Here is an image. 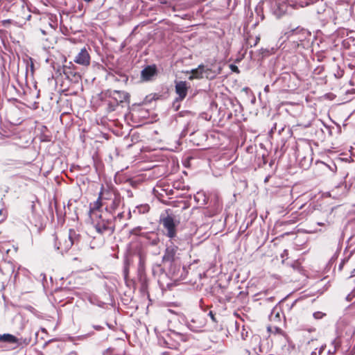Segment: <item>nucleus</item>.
I'll list each match as a JSON object with an SVG mask.
<instances>
[{
	"label": "nucleus",
	"instance_id": "nucleus-11",
	"mask_svg": "<svg viewBox=\"0 0 355 355\" xmlns=\"http://www.w3.org/2000/svg\"><path fill=\"white\" fill-rule=\"evenodd\" d=\"M178 250V247L175 245L173 241H171L170 245H167L166 248L164 252V254L162 257V260L164 262H170L175 263L178 257L177 252Z\"/></svg>",
	"mask_w": 355,
	"mask_h": 355
},
{
	"label": "nucleus",
	"instance_id": "nucleus-13",
	"mask_svg": "<svg viewBox=\"0 0 355 355\" xmlns=\"http://www.w3.org/2000/svg\"><path fill=\"white\" fill-rule=\"evenodd\" d=\"M291 9V7L284 1L277 0L275 1L273 12L277 17H281Z\"/></svg>",
	"mask_w": 355,
	"mask_h": 355
},
{
	"label": "nucleus",
	"instance_id": "nucleus-30",
	"mask_svg": "<svg viewBox=\"0 0 355 355\" xmlns=\"http://www.w3.org/2000/svg\"><path fill=\"white\" fill-rule=\"evenodd\" d=\"M288 254V250H284L283 251V252L282 253L281 257H282V258L287 257Z\"/></svg>",
	"mask_w": 355,
	"mask_h": 355
},
{
	"label": "nucleus",
	"instance_id": "nucleus-10",
	"mask_svg": "<svg viewBox=\"0 0 355 355\" xmlns=\"http://www.w3.org/2000/svg\"><path fill=\"white\" fill-rule=\"evenodd\" d=\"M187 327L193 332H201L206 324L205 318L200 316H195L187 321Z\"/></svg>",
	"mask_w": 355,
	"mask_h": 355
},
{
	"label": "nucleus",
	"instance_id": "nucleus-18",
	"mask_svg": "<svg viewBox=\"0 0 355 355\" xmlns=\"http://www.w3.org/2000/svg\"><path fill=\"white\" fill-rule=\"evenodd\" d=\"M150 209V207L147 204L144 205H140L135 207V209L133 210L134 214H143L148 212Z\"/></svg>",
	"mask_w": 355,
	"mask_h": 355
},
{
	"label": "nucleus",
	"instance_id": "nucleus-5",
	"mask_svg": "<svg viewBox=\"0 0 355 355\" xmlns=\"http://www.w3.org/2000/svg\"><path fill=\"white\" fill-rule=\"evenodd\" d=\"M176 340H186L183 334L173 331L171 334H166V337L163 338V340H159V343L168 348L177 349L180 344Z\"/></svg>",
	"mask_w": 355,
	"mask_h": 355
},
{
	"label": "nucleus",
	"instance_id": "nucleus-35",
	"mask_svg": "<svg viewBox=\"0 0 355 355\" xmlns=\"http://www.w3.org/2000/svg\"><path fill=\"white\" fill-rule=\"evenodd\" d=\"M325 345H322L321 346V347L319 349V351H318V354L320 355L322 352L324 351V348H325Z\"/></svg>",
	"mask_w": 355,
	"mask_h": 355
},
{
	"label": "nucleus",
	"instance_id": "nucleus-36",
	"mask_svg": "<svg viewBox=\"0 0 355 355\" xmlns=\"http://www.w3.org/2000/svg\"><path fill=\"white\" fill-rule=\"evenodd\" d=\"M127 193L129 198L133 197V193L131 190H127Z\"/></svg>",
	"mask_w": 355,
	"mask_h": 355
},
{
	"label": "nucleus",
	"instance_id": "nucleus-3",
	"mask_svg": "<svg viewBox=\"0 0 355 355\" xmlns=\"http://www.w3.org/2000/svg\"><path fill=\"white\" fill-rule=\"evenodd\" d=\"M96 232L101 234H111L114 231V224L112 218H103L102 215L99 216V219L94 225Z\"/></svg>",
	"mask_w": 355,
	"mask_h": 355
},
{
	"label": "nucleus",
	"instance_id": "nucleus-9",
	"mask_svg": "<svg viewBox=\"0 0 355 355\" xmlns=\"http://www.w3.org/2000/svg\"><path fill=\"white\" fill-rule=\"evenodd\" d=\"M158 71L155 64L147 65L141 71L140 78L143 82H149L155 79Z\"/></svg>",
	"mask_w": 355,
	"mask_h": 355
},
{
	"label": "nucleus",
	"instance_id": "nucleus-19",
	"mask_svg": "<svg viewBox=\"0 0 355 355\" xmlns=\"http://www.w3.org/2000/svg\"><path fill=\"white\" fill-rule=\"evenodd\" d=\"M31 337H28V338H18V341L17 343H15V345H17V346H19V345H28L31 343Z\"/></svg>",
	"mask_w": 355,
	"mask_h": 355
},
{
	"label": "nucleus",
	"instance_id": "nucleus-42",
	"mask_svg": "<svg viewBox=\"0 0 355 355\" xmlns=\"http://www.w3.org/2000/svg\"><path fill=\"white\" fill-rule=\"evenodd\" d=\"M128 217H129V218H130V217H131V211H129V212H128Z\"/></svg>",
	"mask_w": 355,
	"mask_h": 355
},
{
	"label": "nucleus",
	"instance_id": "nucleus-37",
	"mask_svg": "<svg viewBox=\"0 0 355 355\" xmlns=\"http://www.w3.org/2000/svg\"><path fill=\"white\" fill-rule=\"evenodd\" d=\"M158 241H159V239H154V240L152 241V244H153V245H157V244Z\"/></svg>",
	"mask_w": 355,
	"mask_h": 355
},
{
	"label": "nucleus",
	"instance_id": "nucleus-34",
	"mask_svg": "<svg viewBox=\"0 0 355 355\" xmlns=\"http://www.w3.org/2000/svg\"><path fill=\"white\" fill-rule=\"evenodd\" d=\"M354 297H352V295L349 293L346 297V300L350 302Z\"/></svg>",
	"mask_w": 355,
	"mask_h": 355
},
{
	"label": "nucleus",
	"instance_id": "nucleus-17",
	"mask_svg": "<svg viewBox=\"0 0 355 355\" xmlns=\"http://www.w3.org/2000/svg\"><path fill=\"white\" fill-rule=\"evenodd\" d=\"M180 271V266L177 265L176 263H171L169 268V273L171 275L172 278H178L179 272Z\"/></svg>",
	"mask_w": 355,
	"mask_h": 355
},
{
	"label": "nucleus",
	"instance_id": "nucleus-46",
	"mask_svg": "<svg viewBox=\"0 0 355 355\" xmlns=\"http://www.w3.org/2000/svg\"><path fill=\"white\" fill-rule=\"evenodd\" d=\"M311 355H316V352H313L311 353Z\"/></svg>",
	"mask_w": 355,
	"mask_h": 355
},
{
	"label": "nucleus",
	"instance_id": "nucleus-7",
	"mask_svg": "<svg viewBox=\"0 0 355 355\" xmlns=\"http://www.w3.org/2000/svg\"><path fill=\"white\" fill-rule=\"evenodd\" d=\"M76 69V67L70 62L68 65L63 66L62 71L68 80L73 83H78L81 80V76Z\"/></svg>",
	"mask_w": 355,
	"mask_h": 355
},
{
	"label": "nucleus",
	"instance_id": "nucleus-25",
	"mask_svg": "<svg viewBox=\"0 0 355 355\" xmlns=\"http://www.w3.org/2000/svg\"><path fill=\"white\" fill-rule=\"evenodd\" d=\"M325 315H326V313H322L321 311H316V312L313 313V318L316 320L322 319Z\"/></svg>",
	"mask_w": 355,
	"mask_h": 355
},
{
	"label": "nucleus",
	"instance_id": "nucleus-6",
	"mask_svg": "<svg viewBox=\"0 0 355 355\" xmlns=\"http://www.w3.org/2000/svg\"><path fill=\"white\" fill-rule=\"evenodd\" d=\"M160 220L165 230V235L171 240L175 241L176 224L174 218L171 216L168 215L161 218Z\"/></svg>",
	"mask_w": 355,
	"mask_h": 355
},
{
	"label": "nucleus",
	"instance_id": "nucleus-24",
	"mask_svg": "<svg viewBox=\"0 0 355 355\" xmlns=\"http://www.w3.org/2000/svg\"><path fill=\"white\" fill-rule=\"evenodd\" d=\"M125 182L128 184H129V185H130L131 187H132L134 188H136L137 187V185L139 184V180H135L132 179V178L127 179Z\"/></svg>",
	"mask_w": 355,
	"mask_h": 355
},
{
	"label": "nucleus",
	"instance_id": "nucleus-41",
	"mask_svg": "<svg viewBox=\"0 0 355 355\" xmlns=\"http://www.w3.org/2000/svg\"><path fill=\"white\" fill-rule=\"evenodd\" d=\"M269 178H270V176H267V177L265 178L264 182H268Z\"/></svg>",
	"mask_w": 355,
	"mask_h": 355
},
{
	"label": "nucleus",
	"instance_id": "nucleus-4",
	"mask_svg": "<svg viewBox=\"0 0 355 355\" xmlns=\"http://www.w3.org/2000/svg\"><path fill=\"white\" fill-rule=\"evenodd\" d=\"M189 88V86L186 81L181 80L175 82V93L178 95L173 104L175 111L179 110L180 106V103L187 96Z\"/></svg>",
	"mask_w": 355,
	"mask_h": 355
},
{
	"label": "nucleus",
	"instance_id": "nucleus-40",
	"mask_svg": "<svg viewBox=\"0 0 355 355\" xmlns=\"http://www.w3.org/2000/svg\"><path fill=\"white\" fill-rule=\"evenodd\" d=\"M264 91L268 92L269 91V86L268 85H266L264 88Z\"/></svg>",
	"mask_w": 355,
	"mask_h": 355
},
{
	"label": "nucleus",
	"instance_id": "nucleus-22",
	"mask_svg": "<svg viewBox=\"0 0 355 355\" xmlns=\"http://www.w3.org/2000/svg\"><path fill=\"white\" fill-rule=\"evenodd\" d=\"M332 345H334V350L331 351V349H329L328 353L329 355H333L334 354H335L338 350V349L340 347L339 342L336 339L333 340Z\"/></svg>",
	"mask_w": 355,
	"mask_h": 355
},
{
	"label": "nucleus",
	"instance_id": "nucleus-38",
	"mask_svg": "<svg viewBox=\"0 0 355 355\" xmlns=\"http://www.w3.org/2000/svg\"><path fill=\"white\" fill-rule=\"evenodd\" d=\"M350 294L352 295V297H355V288L350 293Z\"/></svg>",
	"mask_w": 355,
	"mask_h": 355
},
{
	"label": "nucleus",
	"instance_id": "nucleus-39",
	"mask_svg": "<svg viewBox=\"0 0 355 355\" xmlns=\"http://www.w3.org/2000/svg\"><path fill=\"white\" fill-rule=\"evenodd\" d=\"M259 37H256V40H255V42L254 44V46L257 45V44L258 43V42L259 41Z\"/></svg>",
	"mask_w": 355,
	"mask_h": 355
},
{
	"label": "nucleus",
	"instance_id": "nucleus-47",
	"mask_svg": "<svg viewBox=\"0 0 355 355\" xmlns=\"http://www.w3.org/2000/svg\"><path fill=\"white\" fill-rule=\"evenodd\" d=\"M248 87H245V88L243 89V90H244V91H246V90H248Z\"/></svg>",
	"mask_w": 355,
	"mask_h": 355
},
{
	"label": "nucleus",
	"instance_id": "nucleus-12",
	"mask_svg": "<svg viewBox=\"0 0 355 355\" xmlns=\"http://www.w3.org/2000/svg\"><path fill=\"white\" fill-rule=\"evenodd\" d=\"M302 29L300 27L295 28H291L288 31L286 32L284 35L287 40H291L294 44V47L297 48L299 46L298 42H302Z\"/></svg>",
	"mask_w": 355,
	"mask_h": 355
},
{
	"label": "nucleus",
	"instance_id": "nucleus-8",
	"mask_svg": "<svg viewBox=\"0 0 355 355\" xmlns=\"http://www.w3.org/2000/svg\"><path fill=\"white\" fill-rule=\"evenodd\" d=\"M220 71H213L209 68H206L204 65H199L198 68L192 70L193 76L189 78L192 79L193 77L196 78H202L205 76L207 78L213 79Z\"/></svg>",
	"mask_w": 355,
	"mask_h": 355
},
{
	"label": "nucleus",
	"instance_id": "nucleus-45",
	"mask_svg": "<svg viewBox=\"0 0 355 355\" xmlns=\"http://www.w3.org/2000/svg\"><path fill=\"white\" fill-rule=\"evenodd\" d=\"M275 128H275V126L272 127V128H271V130H270V131H271V132H273V131H274V129H275Z\"/></svg>",
	"mask_w": 355,
	"mask_h": 355
},
{
	"label": "nucleus",
	"instance_id": "nucleus-27",
	"mask_svg": "<svg viewBox=\"0 0 355 355\" xmlns=\"http://www.w3.org/2000/svg\"><path fill=\"white\" fill-rule=\"evenodd\" d=\"M124 217V212H120L116 216L113 218V223L116 220H121Z\"/></svg>",
	"mask_w": 355,
	"mask_h": 355
},
{
	"label": "nucleus",
	"instance_id": "nucleus-16",
	"mask_svg": "<svg viewBox=\"0 0 355 355\" xmlns=\"http://www.w3.org/2000/svg\"><path fill=\"white\" fill-rule=\"evenodd\" d=\"M121 202V197L119 195H114V198H113L110 206L109 207H107L106 209L109 210L110 213L113 212L115 209L118 208Z\"/></svg>",
	"mask_w": 355,
	"mask_h": 355
},
{
	"label": "nucleus",
	"instance_id": "nucleus-32",
	"mask_svg": "<svg viewBox=\"0 0 355 355\" xmlns=\"http://www.w3.org/2000/svg\"><path fill=\"white\" fill-rule=\"evenodd\" d=\"M11 21H12L11 19H5V20L2 21V24L3 26H6L7 24H10Z\"/></svg>",
	"mask_w": 355,
	"mask_h": 355
},
{
	"label": "nucleus",
	"instance_id": "nucleus-21",
	"mask_svg": "<svg viewBox=\"0 0 355 355\" xmlns=\"http://www.w3.org/2000/svg\"><path fill=\"white\" fill-rule=\"evenodd\" d=\"M254 11L257 13L258 17H259L260 20L261 21L263 20L264 15H263V11L262 6L261 5L257 6Z\"/></svg>",
	"mask_w": 355,
	"mask_h": 355
},
{
	"label": "nucleus",
	"instance_id": "nucleus-43",
	"mask_svg": "<svg viewBox=\"0 0 355 355\" xmlns=\"http://www.w3.org/2000/svg\"><path fill=\"white\" fill-rule=\"evenodd\" d=\"M254 340H256V342H259V338H254Z\"/></svg>",
	"mask_w": 355,
	"mask_h": 355
},
{
	"label": "nucleus",
	"instance_id": "nucleus-1",
	"mask_svg": "<svg viewBox=\"0 0 355 355\" xmlns=\"http://www.w3.org/2000/svg\"><path fill=\"white\" fill-rule=\"evenodd\" d=\"M105 95L109 98L107 109L109 112L114 111L119 105L123 107V103H130V95L124 91L108 90Z\"/></svg>",
	"mask_w": 355,
	"mask_h": 355
},
{
	"label": "nucleus",
	"instance_id": "nucleus-20",
	"mask_svg": "<svg viewBox=\"0 0 355 355\" xmlns=\"http://www.w3.org/2000/svg\"><path fill=\"white\" fill-rule=\"evenodd\" d=\"M77 234L73 230H69V242L67 245V248L71 247L74 243V239L76 238Z\"/></svg>",
	"mask_w": 355,
	"mask_h": 355
},
{
	"label": "nucleus",
	"instance_id": "nucleus-2",
	"mask_svg": "<svg viewBox=\"0 0 355 355\" xmlns=\"http://www.w3.org/2000/svg\"><path fill=\"white\" fill-rule=\"evenodd\" d=\"M336 331L339 336L346 340H351L355 335V327L347 318L340 319L336 324Z\"/></svg>",
	"mask_w": 355,
	"mask_h": 355
},
{
	"label": "nucleus",
	"instance_id": "nucleus-26",
	"mask_svg": "<svg viewBox=\"0 0 355 355\" xmlns=\"http://www.w3.org/2000/svg\"><path fill=\"white\" fill-rule=\"evenodd\" d=\"M352 252L350 253V254L348 256V257H346L341 261V262L340 263V264L338 266V270L340 271L342 270L345 263H347L349 261V259L350 256L352 255Z\"/></svg>",
	"mask_w": 355,
	"mask_h": 355
},
{
	"label": "nucleus",
	"instance_id": "nucleus-44",
	"mask_svg": "<svg viewBox=\"0 0 355 355\" xmlns=\"http://www.w3.org/2000/svg\"><path fill=\"white\" fill-rule=\"evenodd\" d=\"M259 350L260 353H262V350H261V346L259 347Z\"/></svg>",
	"mask_w": 355,
	"mask_h": 355
},
{
	"label": "nucleus",
	"instance_id": "nucleus-29",
	"mask_svg": "<svg viewBox=\"0 0 355 355\" xmlns=\"http://www.w3.org/2000/svg\"><path fill=\"white\" fill-rule=\"evenodd\" d=\"M141 230V227H138L137 228H135L130 231V233L132 234H137L138 232Z\"/></svg>",
	"mask_w": 355,
	"mask_h": 355
},
{
	"label": "nucleus",
	"instance_id": "nucleus-23",
	"mask_svg": "<svg viewBox=\"0 0 355 355\" xmlns=\"http://www.w3.org/2000/svg\"><path fill=\"white\" fill-rule=\"evenodd\" d=\"M102 194H103V193H102V191H101L98 199L96 200V201L94 202L93 209H98L102 206V202H101Z\"/></svg>",
	"mask_w": 355,
	"mask_h": 355
},
{
	"label": "nucleus",
	"instance_id": "nucleus-15",
	"mask_svg": "<svg viewBox=\"0 0 355 355\" xmlns=\"http://www.w3.org/2000/svg\"><path fill=\"white\" fill-rule=\"evenodd\" d=\"M18 338L10 334H0V343H6L9 344H15L17 343Z\"/></svg>",
	"mask_w": 355,
	"mask_h": 355
},
{
	"label": "nucleus",
	"instance_id": "nucleus-31",
	"mask_svg": "<svg viewBox=\"0 0 355 355\" xmlns=\"http://www.w3.org/2000/svg\"><path fill=\"white\" fill-rule=\"evenodd\" d=\"M231 69H232V71H236V72H237V73H239V70L238 67H237L236 66L234 65V64H232V65H231Z\"/></svg>",
	"mask_w": 355,
	"mask_h": 355
},
{
	"label": "nucleus",
	"instance_id": "nucleus-14",
	"mask_svg": "<svg viewBox=\"0 0 355 355\" xmlns=\"http://www.w3.org/2000/svg\"><path fill=\"white\" fill-rule=\"evenodd\" d=\"M73 61L80 65L83 66H88L90 64V56L89 54L86 49V48H83L80 52L75 57Z\"/></svg>",
	"mask_w": 355,
	"mask_h": 355
},
{
	"label": "nucleus",
	"instance_id": "nucleus-33",
	"mask_svg": "<svg viewBox=\"0 0 355 355\" xmlns=\"http://www.w3.org/2000/svg\"><path fill=\"white\" fill-rule=\"evenodd\" d=\"M93 327H94V329H95L97 331H101V330L103 329V327L100 325H94V326H93Z\"/></svg>",
	"mask_w": 355,
	"mask_h": 355
},
{
	"label": "nucleus",
	"instance_id": "nucleus-28",
	"mask_svg": "<svg viewBox=\"0 0 355 355\" xmlns=\"http://www.w3.org/2000/svg\"><path fill=\"white\" fill-rule=\"evenodd\" d=\"M208 315L210 317L213 322H217L216 318L215 317V313L213 311H210L208 313Z\"/></svg>",
	"mask_w": 355,
	"mask_h": 355
}]
</instances>
